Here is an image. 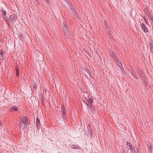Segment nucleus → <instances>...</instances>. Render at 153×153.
Wrapping results in <instances>:
<instances>
[{"label":"nucleus","instance_id":"nucleus-1","mask_svg":"<svg viewBox=\"0 0 153 153\" xmlns=\"http://www.w3.org/2000/svg\"><path fill=\"white\" fill-rule=\"evenodd\" d=\"M61 112L62 113V117L64 120L66 119L67 118L66 114H67V111L66 108H65L64 104L62 103L61 104Z\"/></svg>","mask_w":153,"mask_h":153},{"label":"nucleus","instance_id":"nucleus-2","mask_svg":"<svg viewBox=\"0 0 153 153\" xmlns=\"http://www.w3.org/2000/svg\"><path fill=\"white\" fill-rule=\"evenodd\" d=\"M87 128L88 133L87 134V135L88 137L91 138L92 137V135L94 134V133L93 132V130L90 124H88L87 126Z\"/></svg>","mask_w":153,"mask_h":153},{"label":"nucleus","instance_id":"nucleus-3","mask_svg":"<svg viewBox=\"0 0 153 153\" xmlns=\"http://www.w3.org/2000/svg\"><path fill=\"white\" fill-rule=\"evenodd\" d=\"M64 33L65 37L67 40L68 39H71L72 36V34L70 30L66 31Z\"/></svg>","mask_w":153,"mask_h":153},{"label":"nucleus","instance_id":"nucleus-4","mask_svg":"<svg viewBox=\"0 0 153 153\" xmlns=\"http://www.w3.org/2000/svg\"><path fill=\"white\" fill-rule=\"evenodd\" d=\"M62 29L64 32L70 30L69 27L66 22H63V24L62 26Z\"/></svg>","mask_w":153,"mask_h":153},{"label":"nucleus","instance_id":"nucleus-5","mask_svg":"<svg viewBox=\"0 0 153 153\" xmlns=\"http://www.w3.org/2000/svg\"><path fill=\"white\" fill-rule=\"evenodd\" d=\"M126 144L128 148V150L130 149L131 153H133V150L134 149V147L132 145L131 143L128 142H126Z\"/></svg>","mask_w":153,"mask_h":153},{"label":"nucleus","instance_id":"nucleus-6","mask_svg":"<svg viewBox=\"0 0 153 153\" xmlns=\"http://www.w3.org/2000/svg\"><path fill=\"white\" fill-rule=\"evenodd\" d=\"M41 123H40V119L38 118V117H37L36 118V126L37 129L39 131L40 130L41 128Z\"/></svg>","mask_w":153,"mask_h":153},{"label":"nucleus","instance_id":"nucleus-7","mask_svg":"<svg viewBox=\"0 0 153 153\" xmlns=\"http://www.w3.org/2000/svg\"><path fill=\"white\" fill-rule=\"evenodd\" d=\"M18 107L16 105H13L10 107L9 111L12 112L17 111L18 110Z\"/></svg>","mask_w":153,"mask_h":153},{"label":"nucleus","instance_id":"nucleus-8","mask_svg":"<svg viewBox=\"0 0 153 153\" xmlns=\"http://www.w3.org/2000/svg\"><path fill=\"white\" fill-rule=\"evenodd\" d=\"M138 73L140 77L141 78L142 80H144L146 78L142 70L140 69L138 71Z\"/></svg>","mask_w":153,"mask_h":153},{"label":"nucleus","instance_id":"nucleus-9","mask_svg":"<svg viewBox=\"0 0 153 153\" xmlns=\"http://www.w3.org/2000/svg\"><path fill=\"white\" fill-rule=\"evenodd\" d=\"M140 23H141L140 22ZM140 25L142 30L145 33H147L148 32V29L146 27L145 24L143 23H140Z\"/></svg>","mask_w":153,"mask_h":153},{"label":"nucleus","instance_id":"nucleus-10","mask_svg":"<svg viewBox=\"0 0 153 153\" xmlns=\"http://www.w3.org/2000/svg\"><path fill=\"white\" fill-rule=\"evenodd\" d=\"M5 53V52L2 49L0 50V59L1 61L4 60V55Z\"/></svg>","mask_w":153,"mask_h":153},{"label":"nucleus","instance_id":"nucleus-11","mask_svg":"<svg viewBox=\"0 0 153 153\" xmlns=\"http://www.w3.org/2000/svg\"><path fill=\"white\" fill-rule=\"evenodd\" d=\"M83 101L85 102V103H86V105L88 106H89L90 107V110L91 111V112L93 113H95V110L94 109V108L92 107L93 105H89L88 104V103H86V102H85V100H83Z\"/></svg>","mask_w":153,"mask_h":153},{"label":"nucleus","instance_id":"nucleus-12","mask_svg":"<svg viewBox=\"0 0 153 153\" xmlns=\"http://www.w3.org/2000/svg\"><path fill=\"white\" fill-rule=\"evenodd\" d=\"M10 21L11 22H14L16 20V18L14 14L10 15Z\"/></svg>","mask_w":153,"mask_h":153},{"label":"nucleus","instance_id":"nucleus-13","mask_svg":"<svg viewBox=\"0 0 153 153\" xmlns=\"http://www.w3.org/2000/svg\"><path fill=\"white\" fill-rule=\"evenodd\" d=\"M138 148H140V146H139V144H138V146L137 147H136L134 146V149L133 150V153H138L140 152V149H139Z\"/></svg>","mask_w":153,"mask_h":153},{"label":"nucleus","instance_id":"nucleus-14","mask_svg":"<svg viewBox=\"0 0 153 153\" xmlns=\"http://www.w3.org/2000/svg\"><path fill=\"white\" fill-rule=\"evenodd\" d=\"M71 149H80V148L79 146L77 145H70L69 146Z\"/></svg>","mask_w":153,"mask_h":153},{"label":"nucleus","instance_id":"nucleus-15","mask_svg":"<svg viewBox=\"0 0 153 153\" xmlns=\"http://www.w3.org/2000/svg\"><path fill=\"white\" fill-rule=\"evenodd\" d=\"M24 123L26 125H29L30 124V122H29V120L26 116H24Z\"/></svg>","mask_w":153,"mask_h":153},{"label":"nucleus","instance_id":"nucleus-16","mask_svg":"<svg viewBox=\"0 0 153 153\" xmlns=\"http://www.w3.org/2000/svg\"><path fill=\"white\" fill-rule=\"evenodd\" d=\"M25 123H19V125H20V128H21L22 130H24L25 129L26 126Z\"/></svg>","mask_w":153,"mask_h":153},{"label":"nucleus","instance_id":"nucleus-17","mask_svg":"<svg viewBox=\"0 0 153 153\" xmlns=\"http://www.w3.org/2000/svg\"><path fill=\"white\" fill-rule=\"evenodd\" d=\"M83 70L84 71L87 72V74H88L90 77H91V72L88 68H84Z\"/></svg>","mask_w":153,"mask_h":153},{"label":"nucleus","instance_id":"nucleus-18","mask_svg":"<svg viewBox=\"0 0 153 153\" xmlns=\"http://www.w3.org/2000/svg\"><path fill=\"white\" fill-rule=\"evenodd\" d=\"M69 6L72 12L74 14L76 13L74 8V7L72 6L71 4H70L69 5Z\"/></svg>","mask_w":153,"mask_h":153},{"label":"nucleus","instance_id":"nucleus-19","mask_svg":"<svg viewBox=\"0 0 153 153\" xmlns=\"http://www.w3.org/2000/svg\"><path fill=\"white\" fill-rule=\"evenodd\" d=\"M15 70L16 71V76H17V78H18L19 76V69L16 67L15 68Z\"/></svg>","mask_w":153,"mask_h":153},{"label":"nucleus","instance_id":"nucleus-20","mask_svg":"<svg viewBox=\"0 0 153 153\" xmlns=\"http://www.w3.org/2000/svg\"><path fill=\"white\" fill-rule=\"evenodd\" d=\"M117 65L121 69V70L123 69V66L122 63L119 62V61L118 62V63H117Z\"/></svg>","mask_w":153,"mask_h":153},{"label":"nucleus","instance_id":"nucleus-21","mask_svg":"<svg viewBox=\"0 0 153 153\" xmlns=\"http://www.w3.org/2000/svg\"><path fill=\"white\" fill-rule=\"evenodd\" d=\"M32 85H33V88L34 89H36L37 87L36 86V83L33 80L32 81Z\"/></svg>","mask_w":153,"mask_h":153},{"label":"nucleus","instance_id":"nucleus-22","mask_svg":"<svg viewBox=\"0 0 153 153\" xmlns=\"http://www.w3.org/2000/svg\"><path fill=\"white\" fill-rule=\"evenodd\" d=\"M143 81V82L144 83V85L147 88V86H148V84L147 82L146 81V78H145V79L144 80H142Z\"/></svg>","mask_w":153,"mask_h":153},{"label":"nucleus","instance_id":"nucleus-23","mask_svg":"<svg viewBox=\"0 0 153 153\" xmlns=\"http://www.w3.org/2000/svg\"><path fill=\"white\" fill-rule=\"evenodd\" d=\"M150 52L153 53V46L152 44L149 45Z\"/></svg>","mask_w":153,"mask_h":153},{"label":"nucleus","instance_id":"nucleus-24","mask_svg":"<svg viewBox=\"0 0 153 153\" xmlns=\"http://www.w3.org/2000/svg\"><path fill=\"white\" fill-rule=\"evenodd\" d=\"M131 74L133 75V76L134 77L135 79H138V76L136 74L131 73Z\"/></svg>","mask_w":153,"mask_h":153},{"label":"nucleus","instance_id":"nucleus-25","mask_svg":"<svg viewBox=\"0 0 153 153\" xmlns=\"http://www.w3.org/2000/svg\"><path fill=\"white\" fill-rule=\"evenodd\" d=\"M88 99L89 100V102H90V103L88 104L89 105H92V103L93 102V99L92 98H89Z\"/></svg>","mask_w":153,"mask_h":153},{"label":"nucleus","instance_id":"nucleus-26","mask_svg":"<svg viewBox=\"0 0 153 153\" xmlns=\"http://www.w3.org/2000/svg\"><path fill=\"white\" fill-rule=\"evenodd\" d=\"M2 17L3 18L4 20H5L6 22L8 23V21L7 20V18L6 17V16H4V15L2 16Z\"/></svg>","mask_w":153,"mask_h":153},{"label":"nucleus","instance_id":"nucleus-27","mask_svg":"<svg viewBox=\"0 0 153 153\" xmlns=\"http://www.w3.org/2000/svg\"><path fill=\"white\" fill-rule=\"evenodd\" d=\"M149 149V152L150 151V152H151L152 150V146L151 144H150L149 147V146H148Z\"/></svg>","mask_w":153,"mask_h":153},{"label":"nucleus","instance_id":"nucleus-28","mask_svg":"<svg viewBox=\"0 0 153 153\" xmlns=\"http://www.w3.org/2000/svg\"><path fill=\"white\" fill-rule=\"evenodd\" d=\"M105 28L106 29V30H107L108 32V30H109V31H110V30H109V29H108V25H107V24H105Z\"/></svg>","mask_w":153,"mask_h":153},{"label":"nucleus","instance_id":"nucleus-29","mask_svg":"<svg viewBox=\"0 0 153 153\" xmlns=\"http://www.w3.org/2000/svg\"><path fill=\"white\" fill-rule=\"evenodd\" d=\"M2 13H3V15H4V16H5V15L6 14V12L5 10H3L2 11Z\"/></svg>","mask_w":153,"mask_h":153},{"label":"nucleus","instance_id":"nucleus-30","mask_svg":"<svg viewBox=\"0 0 153 153\" xmlns=\"http://www.w3.org/2000/svg\"><path fill=\"white\" fill-rule=\"evenodd\" d=\"M20 121L22 123H24V117H23V118H22L21 119Z\"/></svg>","mask_w":153,"mask_h":153},{"label":"nucleus","instance_id":"nucleus-31","mask_svg":"<svg viewBox=\"0 0 153 153\" xmlns=\"http://www.w3.org/2000/svg\"><path fill=\"white\" fill-rule=\"evenodd\" d=\"M68 4V5H69L70 4V2L68 0H64Z\"/></svg>","mask_w":153,"mask_h":153},{"label":"nucleus","instance_id":"nucleus-32","mask_svg":"<svg viewBox=\"0 0 153 153\" xmlns=\"http://www.w3.org/2000/svg\"><path fill=\"white\" fill-rule=\"evenodd\" d=\"M149 45L152 44V39L149 40Z\"/></svg>","mask_w":153,"mask_h":153},{"label":"nucleus","instance_id":"nucleus-33","mask_svg":"<svg viewBox=\"0 0 153 153\" xmlns=\"http://www.w3.org/2000/svg\"><path fill=\"white\" fill-rule=\"evenodd\" d=\"M150 19H151L152 22H153V16H152Z\"/></svg>","mask_w":153,"mask_h":153},{"label":"nucleus","instance_id":"nucleus-34","mask_svg":"<svg viewBox=\"0 0 153 153\" xmlns=\"http://www.w3.org/2000/svg\"><path fill=\"white\" fill-rule=\"evenodd\" d=\"M152 16L150 15H148V17L150 19V18L152 17Z\"/></svg>","mask_w":153,"mask_h":153},{"label":"nucleus","instance_id":"nucleus-35","mask_svg":"<svg viewBox=\"0 0 153 153\" xmlns=\"http://www.w3.org/2000/svg\"><path fill=\"white\" fill-rule=\"evenodd\" d=\"M114 53H113V55H112V56H113L114 58H116V57L114 55Z\"/></svg>","mask_w":153,"mask_h":153},{"label":"nucleus","instance_id":"nucleus-36","mask_svg":"<svg viewBox=\"0 0 153 153\" xmlns=\"http://www.w3.org/2000/svg\"><path fill=\"white\" fill-rule=\"evenodd\" d=\"M87 102H88V103H89V104L90 103V102H89V100L88 99H87Z\"/></svg>","mask_w":153,"mask_h":153},{"label":"nucleus","instance_id":"nucleus-37","mask_svg":"<svg viewBox=\"0 0 153 153\" xmlns=\"http://www.w3.org/2000/svg\"><path fill=\"white\" fill-rule=\"evenodd\" d=\"M118 61H119V60L118 59H117V60L116 61V62H117V63H118Z\"/></svg>","mask_w":153,"mask_h":153},{"label":"nucleus","instance_id":"nucleus-38","mask_svg":"<svg viewBox=\"0 0 153 153\" xmlns=\"http://www.w3.org/2000/svg\"><path fill=\"white\" fill-rule=\"evenodd\" d=\"M46 0L48 3H49V0Z\"/></svg>","mask_w":153,"mask_h":153},{"label":"nucleus","instance_id":"nucleus-39","mask_svg":"<svg viewBox=\"0 0 153 153\" xmlns=\"http://www.w3.org/2000/svg\"><path fill=\"white\" fill-rule=\"evenodd\" d=\"M41 102H43V98H42V99H41Z\"/></svg>","mask_w":153,"mask_h":153},{"label":"nucleus","instance_id":"nucleus-40","mask_svg":"<svg viewBox=\"0 0 153 153\" xmlns=\"http://www.w3.org/2000/svg\"><path fill=\"white\" fill-rule=\"evenodd\" d=\"M144 20H145V21L146 22H146V18H145Z\"/></svg>","mask_w":153,"mask_h":153},{"label":"nucleus","instance_id":"nucleus-41","mask_svg":"<svg viewBox=\"0 0 153 153\" xmlns=\"http://www.w3.org/2000/svg\"><path fill=\"white\" fill-rule=\"evenodd\" d=\"M87 99H86V98L85 99V100L86 101H87Z\"/></svg>","mask_w":153,"mask_h":153},{"label":"nucleus","instance_id":"nucleus-42","mask_svg":"<svg viewBox=\"0 0 153 153\" xmlns=\"http://www.w3.org/2000/svg\"><path fill=\"white\" fill-rule=\"evenodd\" d=\"M1 121L0 120V125H1Z\"/></svg>","mask_w":153,"mask_h":153}]
</instances>
